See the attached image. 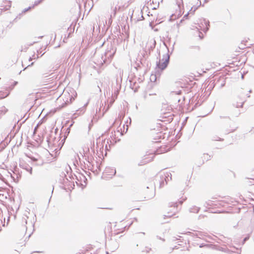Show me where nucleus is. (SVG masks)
<instances>
[{"mask_svg": "<svg viewBox=\"0 0 254 254\" xmlns=\"http://www.w3.org/2000/svg\"><path fill=\"white\" fill-rule=\"evenodd\" d=\"M176 44V42H174L172 48V51L169 53V49L168 46L165 43H164V45L166 47L167 49V53L163 55L162 60H159L156 62V65L155 68V74H151L150 76V80L155 81L157 78L159 77L161 75V72L165 69L168 66L170 63V56L172 55L173 51L174 49V45Z\"/></svg>", "mask_w": 254, "mask_h": 254, "instance_id": "1", "label": "nucleus"}, {"mask_svg": "<svg viewBox=\"0 0 254 254\" xmlns=\"http://www.w3.org/2000/svg\"><path fill=\"white\" fill-rule=\"evenodd\" d=\"M117 50V48L114 44L112 42L108 44L107 48L103 55H102L101 59L103 63L106 64H110L113 59Z\"/></svg>", "mask_w": 254, "mask_h": 254, "instance_id": "2", "label": "nucleus"}, {"mask_svg": "<svg viewBox=\"0 0 254 254\" xmlns=\"http://www.w3.org/2000/svg\"><path fill=\"white\" fill-rule=\"evenodd\" d=\"M199 27L195 26V28H192V29H196L198 31V35L200 38V39L202 40L204 38V35L203 34H200V32L199 31V29H202V31L206 33L207 31L209 30L210 28V22L209 20H206L205 18H202L200 20V24H199Z\"/></svg>", "mask_w": 254, "mask_h": 254, "instance_id": "3", "label": "nucleus"}, {"mask_svg": "<svg viewBox=\"0 0 254 254\" xmlns=\"http://www.w3.org/2000/svg\"><path fill=\"white\" fill-rule=\"evenodd\" d=\"M171 179L172 175L169 172L163 173V174H160V180L158 181L160 188H162L164 186L165 182L167 184L169 180Z\"/></svg>", "mask_w": 254, "mask_h": 254, "instance_id": "4", "label": "nucleus"}, {"mask_svg": "<svg viewBox=\"0 0 254 254\" xmlns=\"http://www.w3.org/2000/svg\"><path fill=\"white\" fill-rule=\"evenodd\" d=\"M226 84V78L224 76H220L216 78L212 82L213 87L216 86L219 89L224 87Z\"/></svg>", "mask_w": 254, "mask_h": 254, "instance_id": "5", "label": "nucleus"}, {"mask_svg": "<svg viewBox=\"0 0 254 254\" xmlns=\"http://www.w3.org/2000/svg\"><path fill=\"white\" fill-rule=\"evenodd\" d=\"M155 157V155L150 153L148 155H145L141 161L138 164L139 166L148 163L152 161Z\"/></svg>", "mask_w": 254, "mask_h": 254, "instance_id": "6", "label": "nucleus"}, {"mask_svg": "<svg viewBox=\"0 0 254 254\" xmlns=\"http://www.w3.org/2000/svg\"><path fill=\"white\" fill-rule=\"evenodd\" d=\"M147 46H148V49H147V50H148V54L149 55H150L151 52H152L155 47H156V41L155 39H152V40H151L150 41H149L148 43H147Z\"/></svg>", "mask_w": 254, "mask_h": 254, "instance_id": "7", "label": "nucleus"}, {"mask_svg": "<svg viewBox=\"0 0 254 254\" xmlns=\"http://www.w3.org/2000/svg\"><path fill=\"white\" fill-rule=\"evenodd\" d=\"M19 165L21 168L25 170L26 171L29 172L31 175L32 174V167L30 166L28 164L24 162H20Z\"/></svg>", "mask_w": 254, "mask_h": 254, "instance_id": "8", "label": "nucleus"}, {"mask_svg": "<svg viewBox=\"0 0 254 254\" xmlns=\"http://www.w3.org/2000/svg\"><path fill=\"white\" fill-rule=\"evenodd\" d=\"M101 136H99L98 137L97 139H96V148H99V150H100V151L103 153V150H104V148H103V146H104V144H105V141H106V139H104V140H102V143H101V145L102 146L101 147H99V144L100 143V142L101 141Z\"/></svg>", "mask_w": 254, "mask_h": 254, "instance_id": "9", "label": "nucleus"}, {"mask_svg": "<svg viewBox=\"0 0 254 254\" xmlns=\"http://www.w3.org/2000/svg\"><path fill=\"white\" fill-rule=\"evenodd\" d=\"M69 97V101H68V98L64 101V103L62 104V107H65L68 104L71 103L74 100V98L72 96H70L69 94L68 93Z\"/></svg>", "mask_w": 254, "mask_h": 254, "instance_id": "10", "label": "nucleus"}, {"mask_svg": "<svg viewBox=\"0 0 254 254\" xmlns=\"http://www.w3.org/2000/svg\"><path fill=\"white\" fill-rule=\"evenodd\" d=\"M212 156L208 154L204 153L203 157H202V164L204 163V161H207L211 159Z\"/></svg>", "mask_w": 254, "mask_h": 254, "instance_id": "11", "label": "nucleus"}, {"mask_svg": "<svg viewBox=\"0 0 254 254\" xmlns=\"http://www.w3.org/2000/svg\"><path fill=\"white\" fill-rule=\"evenodd\" d=\"M200 210V207L193 206L190 208V211L191 213H197Z\"/></svg>", "mask_w": 254, "mask_h": 254, "instance_id": "12", "label": "nucleus"}, {"mask_svg": "<svg viewBox=\"0 0 254 254\" xmlns=\"http://www.w3.org/2000/svg\"><path fill=\"white\" fill-rule=\"evenodd\" d=\"M18 84V82L16 81H14L10 86L6 87L8 89V91L7 92L10 93L11 91L13 89L15 86Z\"/></svg>", "mask_w": 254, "mask_h": 254, "instance_id": "13", "label": "nucleus"}, {"mask_svg": "<svg viewBox=\"0 0 254 254\" xmlns=\"http://www.w3.org/2000/svg\"><path fill=\"white\" fill-rule=\"evenodd\" d=\"M88 103H86L85 104H84V106L82 108L79 109L78 110L76 111L77 114H83L85 111V106L87 105Z\"/></svg>", "mask_w": 254, "mask_h": 254, "instance_id": "14", "label": "nucleus"}, {"mask_svg": "<svg viewBox=\"0 0 254 254\" xmlns=\"http://www.w3.org/2000/svg\"><path fill=\"white\" fill-rule=\"evenodd\" d=\"M201 5V2H199V4L198 6H193L191 9L190 10V12L191 14H193L195 11L198 8V7Z\"/></svg>", "mask_w": 254, "mask_h": 254, "instance_id": "15", "label": "nucleus"}, {"mask_svg": "<svg viewBox=\"0 0 254 254\" xmlns=\"http://www.w3.org/2000/svg\"><path fill=\"white\" fill-rule=\"evenodd\" d=\"M112 244L114 246V248L111 249L112 252H114L118 248L119 245H118V243H117V242H116V241L112 242Z\"/></svg>", "mask_w": 254, "mask_h": 254, "instance_id": "16", "label": "nucleus"}, {"mask_svg": "<svg viewBox=\"0 0 254 254\" xmlns=\"http://www.w3.org/2000/svg\"><path fill=\"white\" fill-rule=\"evenodd\" d=\"M184 200H179L178 202H172V204L171 206H173L174 207H177L178 204H182Z\"/></svg>", "mask_w": 254, "mask_h": 254, "instance_id": "17", "label": "nucleus"}, {"mask_svg": "<svg viewBox=\"0 0 254 254\" xmlns=\"http://www.w3.org/2000/svg\"><path fill=\"white\" fill-rule=\"evenodd\" d=\"M120 92V90L118 88V87H116V89H114V99L115 100L116 99L119 95Z\"/></svg>", "mask_w": 254, "mask_h": 254, "instance_id": "18", "label": "nucleus"}, {"mask_svg": "<svg viewBox=\"0 0 254 254\" xmlns=\"http://www.w3.org/2000/svg\"><path fill=\"white\" fill-rule=\"evenodd\" d=\"M106 171L107 173H110L111 174H113V175H115L116 173V169L113 168H106Z\"/></svg>", "mask_w": 254, "mask_h": 254, "instance_id": "19", "label": "nucleus"}, {"mask_svg": "<svg viewBox=\"0 0 254 254\" xmlns=\"http://www.w3.org/2000/svg\"><path fill=\"white\" fill-rule=\"evenodd\" d=\"M73 32V30L72 31H70L68 33V35L67 36H66V35L65 36L64 40H63V42L64 43H66V39L67 38H69L70 37H71V35H72V33Z\"/></svg>", "mask_w": 254, "mask_h": 254, "instance_id": "20", "label": "nucleus"}, {"mask_svg": "<svg viewBox=\"0 0 254 254\" xmlns=\"http://www.w3.org/2000/svg\"><path fill=\"white\" fill-rule=\"evenodd\" d=\"M34 8V6H29V7H27V8H24V9L22 10V11L21 13H20V14H19V15H22V14L25 13L26 12H27L28 10H29V9H32V8Z\"/></svg>", "mask_w": 254, "mask_h": 254, "instance_id": "21", "label": "nucleus"}, {"mask_svg": "<svg viewBox=\"0 0 254 254\" xmlns=\"http://www.w3.org/2000/svg\"><path fill=\"white\" fill-rule=\"evenodd\" d=\"M92 159H93V158L92 156H87V157L85 156V160L90 164H92Z\"/></svg>", "mask_w": 254, "mask_h": 254, "instance_id": "22", "label": "nucleus"}, {"mask_svg": "<svg viewBox=\"0 0 254 254\" xmlns=\"http://www.w3.org/2000/svg\"><path fill=\"white\" fill-rule=\"evenodd\" d=\"M250 238V234H248L243 239L242 241V245H244L246 241H247L248 240H249Z\"/></svg>", "mask_w": 254, "mask_h": 254, "instance_id": "23", "label": "nucleus"}, {"mask_svg": "<svg viewBox=\"0 0 254 254\" xmlns=\"http://www.w3.org/2000/svg\"><path fill=\"white\" fill-rule=\"evenodd\" d=\"M122 7H123V6H115L114 9V14H116V12L120 11Z\"/></svg>", "mask_w": 254, "mask_h": 254, "instance_id": "24", "label": "nucleus"}, {"mask_svg": "<svg viewBox=\"0 0 254 254\" xmlns=\"http://www.w3.org/2000/svg\"><path fill=\"white\" fill-rule=\"evenodd\" d=\"M43 0H36V1H35L34 3L32 6H34V7L35 6H37L39 4H40V3H41L43 2Z\"/></svg>", "mask_w": 254, "mask_h": 254, "instance_id": "25", "label": "nucleus"}, {"mask_svg": "<svg viewBox=\"0 0 254 254\" xmlns=\"http://www.w3.org/2000/svg\"><path fill=\"white\" fill-rule=\"evenodd\" d=\"M244 103V102H242L240 103H237L236 104H233V106L234 107H236V108H240V107H243Z\"/></svg>", "mask_w": 254, "mask_h": 254, "instance_id": "26", "label": "nucleus"}, {"mask_svg": "<svg viewBox=\"0 0 254 254\" xmlns=\"http://www.w3.org/2000/svg\"><path fill=\"white\" fill-rule=\"evenodd\" d=\"M8 91V89L7 87H6L3 90H0V96H1L2 94H5Z\"/></svg>", "mask_w": 254, "mask_h": 254, "instance_id": "27", "label": "nucleus"}, {"mask_svg": "<svg viewBox=\"0 0 254 254\" xmlns=\"http://www.w3.org/2000/svg\"><path fill=\"white\" fill-rule=\"evenodd\" d=\"M109 139H108L107 141V144H106L105 147V150L106 152H107V151L109 150V149H110V145L109 144V145H108V144H109Z\"/></svg>", "mask_w": 254, "mask_h": 254, "instance_id": "28", "label": "nucleus"}, {"mask_svg": "<svg viewBox=\"0 0 254 254\" xmlns=\"http://www.w3.org/2000/svg\"><path fill=\"white\" fill-rule=\"evenodd\" d=\"M11 1H8V4L5 5V6H4V9L5 10H7V9H9V8L11 7Z\"/></svg>", "mask_w": 254, "mask_h": 254, "instance_id": "29", "label": "nucleus"}, {"mask_svg": "<svg viewBox=\"0 0 254 254\" xmlns=\"http://www.w3.org/2000/svg\"><path fill=\"white\" fill-rule=\"evenodd\" d=\"M0 111L5 114L8 111V110L4 106H3L1 107V110Z\"/></svg>", "mask_w": 254, "mask_h": 254, "instance_id": "30", "label": "nucleus"}, {"mask_svg": "<svg viewBox=\"0 0 254 254\" xmlns=\"http://www.w3.org/2000/svg\"><path fill=\"white\" fill-rule=\"evenodd\" d=\"M9 95V92H7L5 94H2L1 96H0V99H3L4 98H6L8 97Z\"/></svg>", "mask_w": 254, "mask_h": 254, "instance_id": "31", "label": "nucleus"}, {"mask_svg": "<svg viewBox=\"0 0 254 254\" xmlns=\"http://www.w3.org/2000/svg\"><path fill=\"white\" fill-rule=\"evenodd\" d=\"M5 148L4 144H2L1 142L0 143V152H1Z\"/></svg>", "mask_w": 254, "mask_h": 254, "instance_id": "32", "label": "nucleus"}, {"mask_svg": "<svg viewBox=\"0 0 254 254\" xmlns=\"http://www.w3.org/2000/svg\"><path fill=\"white\" fill-rule=\"evenodd\" d=\"M220 251H222V252H226V253H229L230 252V251L228 249H225V248H220V249H219Z\"/></svg>", "mask_w": 254, "mask_h": 254, "instance_id": "33", "label": "nucleus"}, {"mask_svg": "<svg viewBox=\"0 0 254 254\" xmlns=\"http://www.w3.org/2000/svg\"><path fill=\"white\" fill-rule=\"evenodd\" d=\"M189 14H190V11L183 16V19H184V20H186V19H188L189 17Z\"/></svg>", "mask_w": 254, "mask_h": 254, "instance_id": "34", "label": "nucleus"}, {"mask_svg": "<svg viewBox=\"0 0 254 254\" xmlns=\"http://www.w3.org/2000/svg\"><path fill=\"white\" fill-rule=\"evenodd\" d=\"M29 158L31 159L33 162H36L38 161V159L33 156H31Z\"/></svg>", "mask_w": 254, "mask_h": 254, "instance_id": "35", "label": "nucleus"}, {"mask_svg": "<svg viewBox=\"0 0 254 254\" xmlns=\"http://www.w3.org/2000/svg\"><path fill=\"white\" fill-rule=\"evenodd\" d=\"M151 248H147L146 247L145 249V250H142V253H144V252H146V253H149L150 252V251H151Z\"/></svg>", "mask_w": 254, "mask_h": 254, "instance_id": "36", "label": "nucleus"}, {"mask_svg": "<svg viewBox=\"0 0 254 254\" xmlns=\"http://www.w3.org/2000/svg\"><path fill=\"white\" fill-rule=\"evenodd\" d=\"M199 248H204V247H208V245L206 244H201L199 245Z\"/></svg>", "mask_w": 254, "mask_h": 254, "instance_id": "37", "label": "nucleus"}, {"mask_svg": "<svg viewBox=\"0 0 254 254\" xmlns=\"http://www.w3.org/2000/svg\"><path fill=\"white\" fill-rule=\"evenodd\" d=\"M174 214H172L171 213L168 212V214L167 215H164V218H165L166 217H171Z\"/></svg>", "mask_w": 254, "mask_h": 254, "instance_id": "38", "label": "nucleus"}, {"mask_svg": "<svg viewBox=\"0 0 254 254\" xmlns=\"http://www.w3.org/2000/svg\"><path fill=\"white\" fill-rule=\"evenodd\" d=\"M159 2L158 1L157 2V4H155L156 5H155V6H154L153 8H152V9H157L159 6Z\"/></svg>", "mask_w": 254, "mask_h": 254, "instance_id": "39", "label": "nucleus"}, {"mask_svg": "<svg viewBox=\"0 0 254 254\" xmlns=\"http://www.w3.org/2000/svg\"><path fill=\"white\" fill-rule=\"evenodd\" d=\"M69 178L73 179H74L75 178V179H76L77 181H79L77 176L75 175V174H74L73 176L71 175V176H69Z\"/></svg>", "mask_w": 254, "mask_h": 254, "instance_id": "40", "label": "nucleus"}, {"mask_svg": "<svg viewBox=\"0 0 254 254\" xmlns=\"http://www.w3.org/2000/svg\"><path fill=\"white\" fill-rule=\"evenodd\" d=\"M206 203H207V205L211 206L212 204V201L208 200V201H206Z\"/></svg>", "mask_w": 254, "mask_h": 254, "instance_id": "41", "label": "nucleus"}, {"mask_svg": "<svg viewBox=\"0 0 254 254\" xmlns=\"http://www.w3.org/2000/svg\"><path fill=\"white\" fill-rule=\"evenodd\" d=\"M156 238L158 239H159V240H161L162 241H163V242H164L165 240L164 238H162L161 237L158 236H156Z\"/></svg>", "mask_w": 254, "mask_h": 254, "instance_id": "42", "label": "nucleus"}, {"mask_svg": "<svg viewBox=\"0 0 254 254\" xmlns=\"http://www.w3.org/2000/svg\"><path fill=\"white\" fill-rule=\"evenodd\" d=\"M184 21V19H182L180 21V23L178 24V26H179L181 24L183 23V21Z\"/></svg>", "mask_w": 254, "mask_h": 254, "instance_id": "43", "label": "nucleus"}, {"mask_svg": "<svg viewBox=\"0 0 254 254\" xmlns=\"http://www.w3.org/2000/svg\"><path fill=\"white\" fill-rule=\"evenodd\" d=\"M167 38H168V42L169 43H170L171 42V38L170 37H169V36H167Z\"/></svg>", "mask_w": 254, "mask_h": 254, "instance_id": "44", "label": "nucleus"}, {"mask_svg": "<svg viewBox=\"0 0 254 254\" xmlns=\"http://www.w3.org/2000/svg\"><path fill=\"white\" fill-rule=\"evenodd\" d=\"M219 118H220V119L226 118V119H228L229 120H230V118H229L228 117H223V116H220L219 117Z\"/></svg>", "mask_w": 254, "mask_h": 254, "instance_id": "45", "label": "nucleus"}, {"mask_svg": "<svg viewBox=\"0 0 254 254\" xmlns=\"http://www.w3.org/2000/svg\"><path fill=\"white\" fill-rule=\"evenodd\" d=\"M110 107V106L108 105L103 114H105L109 110Z\"/></svg>", "mask_w": 254, "mask_h": 254, "instance_id": "46", "label": "nucleus"}, {"mask_svg": "<svg viewBox=\"0 0 254 254\" xmlns=\"http://www.w3.org/2000/svg\"><path fill=\"white\" fill-rule=\"evenodd\" d=\"M252 180V181L250 182V183L252 185H254V178Z\"/></svg>", "mask_w": 254, "mask_h": 254, "instance_id": "47", "label": "nucleus"}, {"mask_svg": "<svg viewBox=\"0 0 254 254\" xmlns=\"http://www.w3.org/2000/svg\"><path fill=\"white\" fill-rule=\"evenodd\" d=\"M150 4H157V3L156 1H155L154 0H153L152 2Z\"/></svg>", "mask_w": 254, "mask_h": 254, "instance_id": "48", "label": "nucleus"}, {"mask_svg": "<svg viewBox=\"0 0 254 254\" xmlns=\"http://www.w3.org/2000/svg\"><path fill=\"white\" fill-rule=\"evenodd\" d=\"M33 64H34V63H33H33H32L30 64H29L28 66H27L24 68V69H26V68H27L28 67H29V66H30L32 65Z\"/></svg>", "mask_w": 254, "mask_h": 254, "instance_id": "49", "label": "nucleus"}, {"mask_svg": "<svg viewBox=\"0 0 254 254\" xmlns=\"http://www.w3.org/2000/svg\"><path fill=\"white\" fill-rule=\"evenodd\" d=\"M182 93V91L181 90H179L177 92V94H180Z\"/></svg>", "mask_w": 254, "mask_h": 254, "instance_id": "50", "label": "nucleus"}, {"mask_svg": "<svg viewBox=\"0 0 254 254\" xmlns=\"http://www.w3.org/2000/svg\"><path fill=\"white\" fill-rule=\"evenodd\" d=\"M141 13H142V14H141V18H142V19H144V17H143V12H142V10H141Z\"/></svg>", "mask_w": 254, "mask_h": 254, "instance_id": "51", "label": "nucleus"}, {"mask_svg": "<svg viewBox=\"0 0 254 254\" xmlns=\"http://www.w3.org/2000/svg\"><path fill=\"white\" fill-rule=\"evenodd\" d=\"M155 195V192H153L150 196L153 197Z\"/></svg>", "mask_w": 254, "mask_h": 254, "instance_id": "52", "label": "nucleus"}, {"mask_svg": "<svg viewBox=\"0 0 254 254\" xmlns=\"http://www.w3.org/2000/svg\"><path fill=\"white\" fill-rule=\"evenodd\" d=\"M66 130L67 131V133H69L70 130L69 127L67 128Z\"/></svg>", "mask_w": 254, "mask_h": 254, "instance_id": "53", "label": "nucleus"}, {"mask_svg": "<svg viewBox=\"0 0 254 254\" xmlns=\"http://www.w3.org/2000/svg\"><path fill=\"white\" fill-rule=\"evenodd\" d=\"M128 119L129 120V124L130 125L131 124V118L130 117H128Z\"/></svg>", "mask_w": 254, "mask_h": 254, "instance_id": "54", "label": "nucleus"}, {"mask_svg": "<svg viewBox=\"0 0 254 254\" xmlns=\"http://www.w3.org/2000/svg\"><path fill=\"white\" fill-rule=\"evenodd\" d=\"M177 249H178L177 246H175V247L173 248V250Z\"/></svg>", "mask_w": 254, "mask_h": 254, "instance_id": "55", "label": "nucleus"}, {"mask_svg": "<svg viewBox=\"0 0 254 254\" xmlns=\"http://www.w3.org/2000/svg\"><path fill=\"white\" fill-rule=\"evenodd\" d=\"M151 187H152L153 189H154V190H155V186H153V185H152V186H151Z\"/></svg>", "mask_w": 254, "mask_h": 254, "instance_id": "56", "label": "nucleus"}, {"mask_svg": "<svg viewBox=\"0 0 254 254\" xmlns=\"http://www.w3.org/2000/svg\"><path fill=\"white\" fill-rule=\"evenodd\" d=\"M146 98H147V95H146V94H145V95H144V99H146Z\"/></svg>", "mask_w": 254, "mask_h": 254, "instance_id": "57", "label": "nucleus"}, {"mask_svg": "<svg viewBox=\"0 0 254 254\" xmlns=\"http://www.w3.org/2000/svg\"><path fill=\"white\" fill-rule=\"evenodd\" d=\"M204 1L205 3H206V2H207L208 1V0H204Z\"/></svg>", "mask_w": 254, "mask_h": 254, "instance_id": "58", "label": "nucleus"}, {"mask_svg": "<svg viewBox=\"0 0 254 254\" xmlns=\"http://www.w3.org/2000/svg\"><path fill=\"white\" fill-rule=\"evenodd\" d=\"M83 177L84 178V179L86 181L87 179L86 178H85V177L84 176V175H82Z\"/></svg>", "mask_w": 254, "mask_h": 254, "instance_id": "59", "label": "nucleus"}, {"mask_svg": "<svg viewBox=\"0 0 254 254\" xmlns=\"http://www.w3.org/2000/svg\"><path fill=\"white\" fill-rule=\"evenodd\" d=\"M177 240V238H175V239H173V241H176V240Z\"/></svg>", "mask_w": 254, "mask_h": 254, "instance_id": "60", "label": "nucleus"}, {"mask_svg": "<svg viewBox=\"0 0 254 254\" xmlns=\"http://www.w3.org/2000/svg\"><path fill=\"white\" fill-rule=\"evenodd\" d=\"M85 186H83V185H82V189H83L85 188Z\"/></svg>", "mask_w": 254, "mask_h": 254, "instance_id": "61", "label": "nucleus"}, {"mask_svg": "<svg viewBox=\"0 0 254 254\" xmlns=\"http://www.w3.org/2000/svg\"><path fill=\"white\" fill-rule=\"evenodd\" d=\"M32 233H31V234H30L29 235V236H28V238H29V237L31 236V235H32Z\"/></svg>", "mask_w": 254, "mask_h": 254, "instance_id": "62", "label": "nucleus"}, {"mask_svg": "<svg viewBox=\"0 0 254 254\" xmlns=\"http://www.w3.org/2000/svg\"><path fill=\"white\" fill-rule=\"evenodd\" d=\"M31 60H32L31 57H30L29 59V61H30Z\"/></svg>", "mask_w": 254, "mask_h": 254, "instance_id": "63", "label": "nucleus"}, {"mask_svg": "<svg viewBox=\"0 0 254 254\" xmlns=\"http://www.w3.org/2000/svg\"><path fill=\"white\" fill-rule=\"evenodd\" d=\"M106 254H109V253L108 251H106Z\"/></svg>", "mask_w": 254, "mask_h": 254, "instance_id": "64", "label": "nucleus"}]
</instances>
